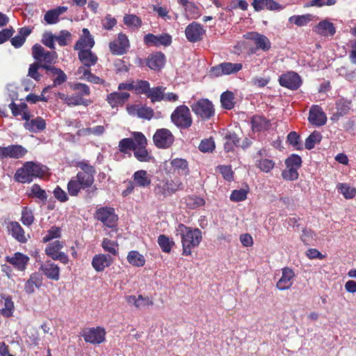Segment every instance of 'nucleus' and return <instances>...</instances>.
<instances>
[{"label":"nucleus","instance_id":"f257e3e1","mask_svg":"<svg viewBox=\"0 0 356 356\" xmlns=\"http://www.w3.org/2000/svg\"><path fill=\"white\" fill-rule=\"evenodd\" d=\"M79 166L81 171L69 181L67 186L68 193L71 196H77L81 191H85V198L90 200L97 194V188L93 185L95 169L86 161L80 162Z\"/></svg>","mask_w":356,"mask_h":356},{"label":"nucleus","instance_id":"f03ea898","mask_svg":"<svg viewBox=\"0 0 356 356\" xmlns=\"http://www.w3.org/2000/svg\"><path fill=\"white\" fill-rule=\"evenodd\" d=\"M176 234L179 235L183 248L182 254L191 255L192 250L200 243L202 236L200 229H193L184 224H179L175 229Z\"/></svg>","mask_w":356,"mask_h":356},{"label":"nucleus","instance_id":"7ed1b4c3","mask_svg":"<svg viewBox=\"0 0 356 356\" xmlns=\"http://www.w3.org/2000/svg\"><path fill=\"white\" fill-rule=\"evenodd\" d=\"M44 166L31 161L26 162L15 175V179L21 183H30L34 178L42 176L45 170Z\"/></svg>","mask_w":356,"mask_h":356},{"label":"nucleus","instance_id":"20e7f679","mask_svg":"<svg viewBox=\"0 0 356 356\" xmlns=\"http://www.w3.org/2000/svg\"><path fill=\"white\" fill-rule=\"evenodd\" d=\"M170 119L172 122L179 129H188L193 123L190 109L186 105L177 106L172 113Z\"/></svg>","mask_w":356,"mask_h":356},{"label":"nucleus","instance_id":"39448f33","mask_svg":"<svg viewBox=\"0 0 356 356\" xmlns=\"http://www.w3.org/2000/svg\"><path fill=\"white\" fill-rule=\"evenodd\" d=\"M32 56L41 65L42 69L45 65H54L58 58V54L55 51H47L39 44L32 47Z\"/></svg>","mask_w":356,"mask_h":356},{"label":"nucleus","instance_id":"423d86ee","mask_svg":"<svg viewBox=\"0 0 356 356\" xmlns=\"http://www.w3.org/2000/svg\"><path fill=\"white\" fill-rule=\"evenodd\" d=\"M183 189L184 185L179 180H162L155 186L154 193L159 197H166L175 193L177 191Z\"/></svg>","mask_w":356,"mask_h":356},{"label":"nucleus","instance_id":"0eeeda50","mask_svg":"<svg viewBox=\"0 0 356 356\" xmlns=\"http://www.w3.org/2000/svg\"><path fill=\"white\" fill-rule=\"evenodd\" d=\"M193 112L203 120H208L214 115L212 102L207 99H200L191 105Z\"/></svg>","mask_w":356,"mask_h":356},{"label":"nucleus","instance_id":"6e6552de","mask_svg":"<svg viewBox=\"0 0 356 356\" xmlns=\"http://www.w3.org/2000/svg\"><path fill=\"white\" fill-rule=\"evenodd\" d=\"M243 68V65L240 63L224 62L213 66L211 68V75L218 77L222 75H229L236 74Z\"/></svg>","mask_w":356,"mask_h":356},{"label":"nucleus","instance_id":"1a4fd4ad","mask_svg":"<svg viewBox=\"0 0 356 356\" xmlns=\"http://www.w3.org/2000/svg\"><path fill=\"white\" fill-rule=\"evenodd\" d=\"M154 145L159 148H168L174 143L175 137L168 129H157L153 136Z\"/></svg>","mask_w":356,"mask_h":356},{"label":"nucleus","instance_id":"9d476101","mask_svg":"<svg viewBox=\"0 0 356 356\" xmlns=\"http://www.w3.org/2000/svg\"><path fill=\"white\" fill-rule=\"evenodd\" d=\"M96 218L108 227H113L118 220V216L115 213L114 209L106 207H101L97 210Z\"/></svg>","mask_w":356,"mask_h":356},{"label":"nucleus","instance_id":"9b49d317","mask_svg":"<svg viewBox=\"0 0 356 356\" xmlns=\"http://www.w3.org/2000/svg\"><path fill=\"white\" fill-rule=\"evenodd\" d=\"M27 153V149L20 145L0 147V159H21Z\"/></svg>","mask_w":356,"mask_h":356},{"label":"nucleus","instance_id":"f8f14e48","mask_svg":"<svg viewBox=\"0 0 356 356\" xmlns=\"http://www.w3.org/2000/svg\"><path fill=\"white\" fill-rule=\"evenodd\" d=\"M279 82L282 86L295 90L300 87L302 79L298 73L291 71L282 74Z\"/></svg>","mask_w":356,"mask_h":356},{"label":"nucleus","instance_id":"ddd939ff","mask_svg":"<svg viewBox=\"0 0 356 356\" xmlns=\"http://www.w3.org/2000/svg\"><path fill=\"white\" fill-rule=\"evenodd\" d=\"M206 33L204 26L195 22L189 24L185 29L186 39L191 42H196L201 40Z\"/></svg>","mask_w":356,"mask_h":356},{"label":"nucleus","instance_id":"4468645a","mask_svg":"<svg viewBox=\"0 0 356 356\" xmlns=\"http://www.w3.org/2000/svg\"><path fill=\"white\" fill-rule=\"evenodd\" d=\"M129 47V41L127 36L120 33L118 38L109 43V49L113 54L123 55L126 54Z\"/></svg>","mask_w":356,"mask_h":356},{"label":"nucleus","instance_id":"2eb2a0df","mask_svg":"<svg viewBox=\"0 0 356 356\" xmlns=\"http://www.w3.org/2000/svg\"><path fill=\"white\" fill-rule=\"evenodd\" d=\"M143 41L147 46L167 47L172 43V37L168 33H163L158 35L148 33L144 36Z\"/></svg>","mask_w":356,"mask_h":356},{"label":"nucleus","instance_id":"dca6fc26","mask_svg":"<svg viewBox=\"0 0 356 356\" xmlns=\"http://www.w3.org/2000/svg\"><path fill=\"white\" fill-rule=\"evenodd\" d=\"M106 332L104 328L97 327L96 328H89L85 330L82 334L86 342L92 344H99L105 340Z\"/></svg>","mask_w":356,"mask_h":356},{"label":"nucleus","instance_id":"f3484780","mask_svg":"<svg viewBox=\"0 0 356 356\" xmlns=\"http://www.w3.org/2000/svg\"><path fill=\"white\" fill-rule=\"evenodd\" d=\"M57 97L69 106L80 105L88 106L91 103L90 100L84 99L76 92L70 95H65L62 92H58Z\"/></svg>","mask_w":356,"mask_h":356},{"label":"nucleus","instance_id":"a211bd4d","mask_svg":"<svg viewBox=\"0 0 356 356\" xmlns=\"http://www.w3.org/2000/svg\"><path fill=\"white\" fill-rule=\"evenodd\" d=\"M308 120L312 124L321 127L326 123L327 116L321 107L313 105L309 109Z\"/></svg>","mask_w":356,"mask_h":356},{"label":"nucleus","instance_id":"6ab92c4d","mask_svg":"<svg viewBox=\"0 0 356 356\" xmlns=\"http://www.w3.org/2000/svg\"><path fill=\"white\" fill-rule=\"evenodd\" d=\"M44 70H46L48 76L53 80L54 86H60L67 81V77L65 73L54 65H45Z\"/></svg>","mask_w":356,"mask_h":356},{"label":"nucleus","instance_id":"aec40b11","mask_svg":"<svg viewBox=\"0 0 356 356\" xmlns=\"http://www.w3.org/2000/svg\"><path fill=\"white\" fill-rule=\"evenodd\" d=\"M295 273L289 268L285 267L282 269V276L277 282L276 286L279 290L284 291L289 289L293 282Z\"/></svg>","mask_w":356,"mask_h":356},{"label":"nucleus","instance_id":"412c9836","mask_svg":"<svg viewBox=\"0 0 356 356\" xmlns=\"http://www.w3.org/2000/svg\"><path fill=\"white\" fill-rule=\"evenodd\" d=\"M82 35L75 44L74 48L75 50L82 51L90 49L95 45V40L91 35L89 30L86 28L83 29Z\"/></svg>","mask_w":356,"mask_h":356},{"label":"nucleus","instance_id":"4be33fe9","mask_svg":"<svg viewBox=\"0 0 356 356\" xmlns=\"http://www.w3.org/2000/svg\"><path fill=\"white\" fill-rule=\"evenodd\" d=\"M335 105L337 111L330 118L332 121H337L339 118L349 113L351 107V101L341 97L336 101Z\"/></svg>","mask_w":356,"mask_h":356},{"label":"nucleus","instance_id":"5701e85b","mask_svg":"<svg viewBox=\"0 0 356 356\" xmlns=\"http://www.w3.org/2000/svg\"><path fill=\"white\" fill-rule=\"evenodd\" d=\"M130 97L128 92H113L107 95L106 101L112 108L122 106Z\"/></svg>","mask_w":356,"mask_h":356},{"label":"nucleus","instance_id":"b1692460","mask_svg":"<svg viewBox=\"0 0 356 356\" xmlns=\"http://www.w3.org/2000/svg\"><path fill=\"white\" fill-rule=\"evenodd\" d=\"M6 261L15 268L23 271L26 269L29 258L21 252H15L12 256L6 257Z\"/></svg>","mask_w":356,"mask_h":356},{"label":"nucleus","instance_id":"393cba45","mask_svg":"<svg viewBox=\"0 0 356 356\" xmlns=\"http://www.w3.org/2000/svg\"><path fill=\"white\" fill-rule=\"evenodd\" d=\"M252 5L256 11H260L264 9L280 11L284 8L274 0H253Z\"/></svg>","mask_w":356,"mask_h":356},{"label":"nucleus","instance_id":"a878e982","mask_svg":"<svg viewBox=\"0 0 356 356\" xmlns=\"http://www.w3.org/2000/svg\"><path fill=\"white\" fill-rule=\"evenodd\" d=\"M40 270L49 279L57 281L60 278V268L57 264L51 261H47L41 264Z\"/></svg>","mask_w":356,"mask_h":356},{"label":"nucleus","instance_id":"bb28decb","mask_svg":"<svg viewBox=\"0 0 356 356\" xmlns=\"http://www.w3.org/2000/svg\"><path fill=\"white\" fill-rule=\"evenodd\" d=\"M248 35V39L254 42L257 49L266 51L270 49L271 43L269 39L264 35L255 32L250 33Z\"/></svg>","mask_w":356,"mask_h":356},{"label":"nucleus","instance_id":"cd10ccee","mask_svg":"<svg viewBox=\"0 0 356 356\" xmlns=\"http://www.w3.org/2000/svg\"><path fill=\"white\" fill-rule=\"evenodd\" d=\"M113 262L111 255L99 254L92 258V266L97 272H102L106 267L109 266Z\"/></svg>","mask_w":356,"mask_h":356},{"label":"nucleus","instance_id":"c85d7f7f","mask_svg":"<svg viewBox=\"0 0 356 356\" xmlns=\"http://www.w3.org/2000/svg\"><path fill=\"white\" fill-rule=\"evenodd\" d=\"M8 229L12 236L21 243H26L27 238L25 232L18 222H10L8 225Z\"/></svg>","mask_w":356,"mask_h":356},{"label":"nucleus","instance_id":"c756f323","mask_svg":"<svg viewBox=\"0 0 356 356\" xmlns=\"http://www.w3.org/2000/svg\"><path fill=\"white\" fill-rule=\"evenodd\" d=\"M132 181L137 187L145 188L151 184V177L146 170H139L132 175Z\"/></svg>","mask_w":356,"mask_h":356},{"label":"nucleus","instance_id":"7c9ffc66","mask_svg":"<svg viewBox=\"0 0 356 356\" xmlns=\"http://www.w3.org/2000/svg\"><path fill=\"white\" fill-rule=\"evenodd\" d=\"M67 10L66 6H58L49 10L44 15V20L47 24H55L59 22V16Z\"/></svg>","mask_w":356,"mask_h":356},{"label":"nucleus","instance_id":"2f4dec72","mask_svg":"<svg viewBox=\"0 0 356 356\" xmlns=\"http://www.w3.org/2000/svg\"><path fill=\"white\" fill-rule=\"evenodd\" d=\"M170 165L173 172L181 176H186L189 173L188 161L186 159L176 158L170 161Z\"/></svg>","mask_w":356,"mask_h":356},{"label":"nucleus","instance_id":"473e14b6","mask_svg":"<svg viewBox=\"0 0 356 356\" xmlns=\"http://www.w3.org/2000/svg\"><path fill=\"white\" fill-rule=\"evenodd\" d=\"M0 304L2 307L0 308V314L5 318L13 316L15 311L14 302L10 296L2 295Z\"/></svg>","mask_w":356,"mask_h":356},{"label":"nucleus","instance_id":"72a5a7b5","mask_svg":"<svg viewBox=\"0 0 356 356\" xmlns=\"http://www.w3.org/2000/svg\"><path fill=\"white\" fill-rule=\"evenodd\" d=\"M315 32L323 36L332 37L335 34L336 29L332 22L325 19L316 26Z\"/></svg>","mask_w":356,"mask_h":356},{"label":"nucleus","instance_id":"f704fd0d","mask_svg":"<svg viewBox=\"0 0 356 356\" xmlns=\"http://www.w3.org/2000/svg\"><path fill=\"white\" fill-rule=\"evenodd\" d=\"M165 55L161 52L151 54L147 59V66L154 70H159L165 64Z\"/></svg>","mask_w":356,"mask_h":356},{"label":"nucleus","instance_id":"c9c22d12","mask_svg":"<svg viewBox=\"0 0 356 356\" xmlns=\"http://www.w3.org/2000/svg\"><path fill=\"white\" fill-rule=\"evenodd\" d=\"M78 57L81 63L88 68L95 65L97 61V55L89 49L79 51Z\"/></svg>","mask_w":356,"mask_h":356},{"label":"nucleus","instance_id":"e433bc0d","mask_svg":"<svg viewBox=\"0 0 356 356\" xmlns=\"http://www.w3.org/2000/svg\"><path fill=\"white\" fill-rule=\"evenodd\" d=\"M126 300L128 304L134 305L138 309L153 305V301L149 298L143 297L142 295L138 296H128L126 297Z\"/></svg>","mask_w":356,"mask_h":356},{"label":"nucleus","instance_id":"4c0bfd02","mask_svg":"<svg viewBox=\"0 0 356 356\" xmlns=\"http://www.w3.org/2000/svg\"><path fill=\"white\" fill-rule=\"evenodd\" d=\"M42 284L41 276L38 273H32L25 283V292L28 294H32L35 292V289H39L41 286Z\"/></svg>","mask_w":356,"mask_h":356},{"label":"nucleus","instance_id":"58836bf2","mask_svg":"<svg viewBox=\"0 0 356 356\" xmlns=\"http://www.w3.org/2000/svg\"><path fill=\"white\" fill-rule=\"evenodd\" d=\"M251 127L254 132H261L266 130L270 125L269 121L264 116L254 115L251 118Z\"/></svg>","mask_w":356,"mask_h":356},{"label":"nucleus","instance_id":"ea45409f","mask_svg":"<svg viewBox=\"0 0 356 356\" xmlns=\"http://www.w3.org/2000/svg\"><path fill=\"white\" fill-rule=\"evenodd\" d=\"M24 127L31 132L38 133L46 128V123L42 118L37 117L35 119L25 122Z\"/></svg>","mask_w":356,"mask_h":356},{"label":"nucleus","instance_id":"a19ab883","mask_svg":"<svg viewBox=\"0 0 356 356\" xmlns=\"http://www.w3.org/2000/svg\"><path fill=\"white\" fill-rule=\"evenodd\" d=\"M31 29L28 26L19 29L18 34L10 40L12 45L15 48L22 47L26 40V38L31 34Z\"/></svg>","mask_w":356,"mask_h":356},{"label":"nucleus","instance_id":"79ce46f5","mask_svg":"<svg viewBox=\"0 0 356 356\" xmlns=\"http://www.w3.org/2000/svg\"><path fill=\"white\" fill-rule=\"evenodd\" d=\"M165 88L162 86L150 88L146 97L152 103L159 102L163 100V92Z\"/></svg>","mask_w":356,"mask_h":356},{"label":"nucleus","instance_id":"37998d69","mask_svg":"<svg viewBox=\"0 0 356 356\" xmlns=\"http://www.w3.org/2000/svg\"><path fill=\"white\" fill-rule=\"evenodd\" d=\"M128 262L136 267H142L145 264V258L139 252L136 250L130 251L127 257Z\"/></svg>","mask_w":356,"mask_h":356},{"label":"nucleus","instance_id":"c03bdc74","mask_svg":"<svg viewBox=\"0 0 356 356\" xmlns=\"http://www.w3.org/2000/svg\"><path fill=\"white\" fill-rule=\"evenodd\" d=\"M133 152L134 157L140 162H151L154 159L148 152L146 146L136 147Z\"/></svg>","mask_w":356,"mask_h":356},{"label":"nucleus","instance_id":"a18cd8bd","mask_svg":"<svg viewBox=\"0 0 356 356\" xmlns=\"http://www.w3.org/2000/svg\"><path fill=\"white\" fill-rule=\"evenodd\" d=\"M136 147V143L132 138H125L120 140L118 144V148L120 152L124 154H129L131 156V151L134 150Z\"/></svg>","mask_w":356,"mask_h":356},{"label":"nucleus","instance_id":"49530a36","mask_svg":"<svg viewBox=\"0 0 356 356\" xmlns=\"http://www.w3.org/2000/svg\"><path fill=\"white\" fill-rule=\"evenodd\" d=\"M124 24L130 29H139L142 25L140 18L136 15L125 14L123 17Z\"/></svg>","mask_w":356,"mask_h":356},{"label":"nucleus","instance_id":"de8ad7c7","mask_svg":"<svg viewBox=\"0 0 356 356\" xmlns=\"http://www.w3.org/2000/svg\"><path fill=\"white\" fill-rule=\"evenodd\" d=\"M64 247V242L60 241H54L51 243H49L48 245H47L45 248V253L46 254L52 258L54 257L56 254L60 252V250Z\"/></svg>","mask_w":356,"mask_h":356},{"label":"nucleus","instance_id":"09e8293b","mask_svg":"<svg viewBox=\"0 0 356 356\" xmlns=\"http://www.w3.org/2000/svg\"><path fill=\"white\" fill-rule=\"evenodd\" d=\"M234 95L232 92H224L220 96V102L222 106L227 110H231L234 106Z\"/></svg>","mask_w":356,"mask_h":356},{"label":"nucleus","instance_id":"8fccbe9b","mask_svg":"<svg viewBox=\"0 0 356 356\" xmlns=\"http://www.w3.org/2000/svg\"><path fill=\"white\" fill-rule=\"evenodd\" d=\"M313 19V16L310 14H306L302 15H293L289 18L290 23L295 24L298 26H306Z\"/></svg>","mask_w":356,"mask_h":356},{"label":"nucleus","instance_id":"3c124183","mask_svg":"<svg viewBox=\"0 0 356 356\" xmlns=\"http://www.w3.org/2000/svg\"><path fill=\"white\" fill-rule=\"evenodd\" d=\"M158 243L163 252L169 253L172 246L175 245L173 241L164 234H161L158 237Z\"/></svg>","mask_w":356,"mask_h":356},{"label":"nucleus","instance_id":"603ef678","mask_svg":"<svg viewBox=\"0 0 356 356\" xmlns=\"http://www.w3.org/2000/svg\"><path fill=\"white\" fill-rule=\"evenodd\" d=\"M337 188L346 199H351L356 195V189L348 184H338Z\"/></svg>","mask_w":356,"mask_h":356},{"label":"nucleus","instance_id":"864d4df0","mask_svg":"<svg viewBox=\"0 0 356 356\" xmlns=\"http://www.w3.org/2000/svg\"><path fill=\"white\" fill-rule=\"evenodd\" d=\"M150 88V84L147 81L137 80L134 81V90L138 95H147Z\"/></svg>","mask_w":356,"mask_h":356},{"label":"nucleus","instance_id":"5fc2aeb1","mask_svg":"<svg viewBox=\"0 0 356 356\" xmlns=\"http://www.w3.org/2000/svg\"><path fill=\"white\" fill-rule=\"evenodd\" d=\"M102 247L105 252H107L112 255L115 256L118 253V244L110 239L104 238Z\"/></svg>","mask_w":356,"mask_h":356},{"label":"nucleus","instance_id":"6e6d98bb","mask_svg":"<svg viewBox=\"0 0 356 356\" xmlns=\"http://www.w3.org/2000/svg\"><path fill=\"white\" fill-rule=\"evenodd\" d=\"M338 74L343 77L348 81H353L356 79V72L355 70L348 67L342 66L337 69Z\"/></svg>","mask_w":356,"mask_h":356},{"label":"nucleus","instance_id":"4d7b16f0","mask_svg":"<svg viewBox=\"0 0 356 356\" xmlns=\"http://www.w3.org/2000/svg\"><path fill=\"white\" fill-rule=\"evenodd\" d=\"M322 139V135L318 131H314L305 140V148L307 149H312L314 147L316 143L321 142Z\"/></svg>","mask_w":356,"mask_h":356},{"label":"nucleus","instance_id":"13d9d810","mask_svg":"<svg viewBox=\"0 0 356 356\" xmlns=\"http://www.w3.org/2000/svg\"><path fill=\"white\" fill-rule=\"evenodd\" d=\"M184 9L186 15L191 19H197L201 15L200 8L193 1L187 4Z\"/></svg>","mask_w":356,"mask_h":356},{"label":"nucleus","instance_id":"bf43d9fd","mask_svg":"<svg viewBox=\"0 0 356 356\" xmlns=\"http://www.w3.org/2000/svg\"><path fill=\"white\" fill-rule=\"evenodd\" d=\"M286 167L298 170L302 165V159L298 154H291L285 161Z\"/></svg>","mask_w":356,"mask_h":356},{"label":"nucleus","instance_id":"052dcab7","mask_svg":"<svg viewBox=\"0 0 356 356\" xmlns=\"http://www.w3.org/2000/svg\"><path fill=\"white\" fill-rule=\"evenodd\" d=\"M29 196L37 197L42 202H45L47 199V195L45 191L42 189L40 186L36 184L31 186Z\"/></svg>","mask_w":356,"mask_h":356},{"label":"nucleus","instance_id":"680f3d73","mask_svg":"<svg viewBox=\"0 0 356 356\" xmlns=\"http://www.w3.org/2000/svg\"><path fill=\"white\" fill-rule=\"evenodd\" d=\"M55 40L60 46H66L72 40V34L68 31L62 30L55 35Z\"/></svg>","mask_w":356,"mask_h":356},{"label":"nucleus","instance_id":"e2e57ef3","mask_svg":"<svg viewBox=\"0 0 356 356\" xmlns=\"http://www.w3.org/2000/svg\"><path fill=\"white\" fill-rule=\"evenodd\" d=\"M34 219L33 211L27 207H23L21 217L22 223L26 226H30L33 223Z\"/></svg>","mask_w":356,"mask_h":356},{"label":"nucleus","instance_id":"0e129e2a","mask_svg":"<svg viewBox=\"0 0 356 356\" xmlns=\"http://www.w3.org/2000/svg\"><path fill=\"white\" fill-rule=\"evenodd\" d=\"M216 170L222 175L225 180L231 181L233 179L234 172L230 165H219L216 167Z\"/></svg>","mask_w":356,"mask_h":356},{"label":"nucleus","instance_id":"69168bd1","mask_svg":"<svg viewBox=\"0 0 356 356\" xmlns=\"http://www.w3.org/2000/svg\"><path fill=\"white\" fill-rule=\"evenodd\" d=\"M60 228L53 226L47 232L46 235L42 238V241L47 243L54 238H58L60 236Z\"/></svg>","mask_w":356,"mask_h":356},{"label":"nucleus","instance_id":"338daca9","mask_svg":"<svg viewBox=\"0 0 356 356\" xmlns=\"http://www.w3.org/2000/svg\"><path fill=\"white\" fill-rule=\"evenodd\" d=\"M186 204L191 209H195L204 204L203 198L195 195L189 196L186 198Z\"/></svg>","mask_w":356,"mask_h":356},{"label":"nucleus","instance_id":"774afa93","mask_svg":"<svg viewBox=\"0 0 356 356\" xmlns=\"http://www.w3.org/2000/svg\"><path fill=\"white\" fill-rule=\"evenodd\" d=\"M55 35L51 32H45L42 35V43L49 49H55Z\"/></svg>","mask_w":356,"mask_h":356}]
</instances>
